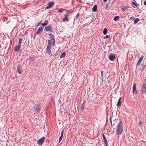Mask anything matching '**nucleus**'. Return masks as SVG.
<instances>
[{
  "mask_svg": "<svg viewBox=\"0 0 146 146\" xmlns=\"http://www.w3.org/2000/svg\"><path fill=\"white\" fill-rule=\"evenodd\" d=\"M70 13V12H68L67 13H66V14L64 15V17L63 18V20L64 21H68L69 20L68 19V18L67 17V16H68L69 15V13Z\"/></svg>",
  "mask_w": 146,
  "mask_h": 146,
  "instance_id": "nucleus-12",
  "label": "nucleus"
},
{
  "mask_svg": "<svg viewBox=\"0 0 146 146\" xmlns=\"http://www.w3.org/2000/svg\"><path fill=\"white\" fill-rule=\"evenodd\" d=\"M22 40V39L21 38H20L19 39L18 44V45H21V41Z\"/></svg>",
  "mask_w": 146,
  "mask_h": 146,
  "instance_id": "nucleus-27",
  "label": "nucleus"
},
{
  "mask_svg": "<svg viewBox=\"0 0 146 146\" xmlns=\"http://www.w3.org/2000/svg\"><path fill=\"white\" fill-rule=\"evenodd\" d=\"M109 58L110 60L113 61L115 59V55L112 53H111L109 55Z\"/></svg>",
  "mask_w": 146,
  "mask_h": 146,
  "instance_id": "nucleus-6",
  "label": "nucleus"
},
{
  "mask_svg": "<svg viewBox=\"0 0 146 146\" xmlns=\"http://www.w3.org/2000/svg\"><path fill=\"white\" fill-rule=\"evenodd\" d=\"M42 104L41 103L36 105L33 107L34 111L36 113H39L42 107Z\"/></svg>",
  "mask_w": 146,
  "mask_h": 146,
  "instance_id": "nucleus-3",
  "label": "nucleus"
},
{
  "mask_svg": "<svg viewBox=\"0 0 146 146\" xmlns=\"http://www.w3.org/2000/svg\"><path fill=\"white\" fill-rule=\"evenodd\" d=\"M141 92L143 95H146V83H143L142 86Z\"/></svg>",
  "mask_w": 146,
  "mask_h": 146,
  "instance_id": "nucleus-4",
  "label": "nucleus"
},
{
  "mask_svg": "<svg viewBox=\"0 0 146 146\" xmlns=\"http://www.w3.org/2000/svg\"><path fill=\"white\" fill-rule=\"evenodd\" d=\"M103 1L104 2H106L107 0H103Z\"/></svg>",
  "mask_w": 146,
  "mask_h": 146,
  "instance_id": "nucleus-43",
  "label": "nucleus"
},
{
  "mask_svg": "<svg viewBox=\"0 0 146 146\" xmlns=\"http://www.w3.org/2000/svg\"><path fill=\"white\" fill-rule=\"evenodd\" d=\"M108 6V5L107 4L106 6V7H105V9H106L107 8Z\"/></svg>",
  "mask_w": 146,
  "mask_h": 146,
  "instance_id": "nucleus-39",
  "label": "nucleus"
},
{
  "mask_svg": "<svg viewBox=\"0 0 146 146\" xmlns=\"http://www.w3.org/2000/svg\"><path fill=\"white\" fill-rule=\"evenodd\" d=\"M144 4L145 5H146V1H145L144 2Z\"/></svg>",
  "mask_w": 146,
  "mask_h": 146,
  "instance_id": "nucleus-38",
  "label": "nucleus"
},
{
  "mask_svg": "<svg viewBox=\"0 0 146 146\" xmlns=\"http://www.w3.org/2000/svg\"><path fill=\"white\" fill-rule=\"evenodd\" d=\"M43 27H39L38 29L37 32H36V33L38 35L40 34L41 33V32L43 31Z\"/></svg>",
  "mask_w": 146,
  "mask_h": 146,
  "instance_id": "nucleus-13",
  "label": "nucleus"
},
{
  "mask_svg": "<svg viewBox=\"0 0 146 146\" xmlns=\"http://www.w3.org/2000/svg\"><path fill=\"white\" fill-rule=\"evenodd\" d=\"M66 53L65 52H64L61 54L60 56V58H63V57H64L66 56Z\"/></svg>",
  "mask_w": 146,
  "mask_h": 146,
  "instance_id": "nucleus-21",
  "label": "nucleus"
},
{
  "mask_svg": "<svg viewBox=\"0 0 146 146\" xmlns=\"http://www.w3.org/2000/svg\"><path fill=\"white\" fill-rule=\"evenodd\" d=\"M133 1L132 2H134L135 3H136V1L135 0H133Z\"/></svg>",
  "mask_w": 146,
  "mask_h": 146,
  "instance_id": "nucleus-40",
  "label": "nucleus"
},
{
  "mask_svg": "<svg viewBox=\"0 0 146 146\" xmlns=\"http://www.w3.org/2000/svg\"><path fill=\"white\" fill-rule=\"evenodd\" d=\"M120 17L119 16H116L114 17L113 18V20L114 21H116L118 20L119 19Z\"/></svg>",
  "mask_w": 146,
  "mask_h": 146,
  "instance_id": "nucleus-24",
  "label": "nucleus"
},
{
  "mask_svg": "<svg viewBox=\"0 0 146 146\" xmlns=\"http://www.w3.org/2000/svg\"><path fill=\"white\" fill-rule=\"evenodd\" d=\"M48 35L49 36V38L50 39H49L48 40H50L51 41L55 40V38L53 34L51 33H50Z\"/></svg>",
  "mask_w": 146,
  "mask_h": 146,
  "instance_id": "nucleus-10",
  "label": "nucleus"
},
{
  "mask_svg": "<svg viewBox=\"0 0 146 146\" xmlns=\"http://www.w3.org/2000/svg\"><path fill=\"white\" fill-rule=\"evenodd\" d=\"M48 45L46 48V52L50 55L51 52L50 49L51 48L52 44L53 46L55 45V40L52 41L48 40Z\"/></svg>",
  "mask_w": 146,
  "mask_h": 146,
  "instance_id": "nucleus-1",
  "label": "nucleus"
},
{
  "mask_svg": "<svg viewBox=\"0 0 146 146\" xmlns=\"http://www.w3.org/2000/svg\"><path fill=\"white\" fill-rule=\"evenodd\" d=\"M135 17H130V19L134 20L135 19Z\"/></svg>",
  "mask_w": 146,
  "mask_h": 146,
  "instance_id": "nucleus-34",
  "label": "nucleus"
},
{
  "mask_svg": "<svg viewBox=\"0 0 146 146\" xmlns=\"http://www.w3.org/2000/svg\"><path fill=\"white\" fill-rule=\"evenodd\" d=\"M107 32H108L107 29L106 28H104V29L103 30V34L104 35H106L107 34Z\"/></svg>",
  "mask_w": 146,
  "mask_h": 146,
  "instance_id": "nucleus-23",
  "label": "nucleus"
},
{
  "mask_svg": "<svg viewBox=\"0 0 146 146\" xmlns=\"http://www.w3.org/2000/svg\"><path fill=\"white\" fill-rule=\"evenodd\" d=\"M48 20H46L44 23H42L41 25L43 26H45L48 25Z\"/></svg>",
  "mask_w": 146,
  "mask_h": 146,
  "instance_id": "nucleus-20",
  "label": "nucleus"
},
{
  "mask_svg": "<svg viewBox=\"0 0 146 146\" xmlns=\"http://www.w3.org/2000/svg\"><path fill=\"white\" fill-rule=\"evenodd\" d=\"M63 131H64L63 130H62L61 131V135L59 138V143H60L62 139L63 136Z\"/></svg>",
  "mask_w": 146,
  "mask_h": 146,
  "instance_id": "nucleus-19",
  "label": "nucleus"
},
{
  "mask_svg": "<svg viewBox=\"0 0 146 146\" xmlns=\"http://www.w3.org/2000/svg\"><path fill=\"white\" fill-rule=\"evenodd\" d=\"M22 70L21 67V66L19 64L18 65L17 68V72L19 74H21L22 73Z\"/></svg>",
  "mask_w": 146,
  "mask_h": 146,
  "instance_id": "nucleus-11",
  "label": "nucleus"
},
{
  "mask_svg": "<svg viewBox=\"0 0 146 146\" xmlns=\"http://www.w3.org/2000/svg\"><path fill=\"white\" fill-rule=\"evenodd\" d=\"M54 2L53 1H51L49 2L48 4V6L45 8L46 9H48L52 7L54 5Z\"/></svg>",
  "mask_w": 146,
  "mask_h": 146,
  "instance_id": "nucleus-8",
  "label": "nucleus"
},
{
  "mask_svg": "<svg viewBox=\"0 0 146 146\" xmlns=\"http://www.w3.org/2000/svg\"><path fill=\"white\" fill-rule=\"evenodd\" d=\"M79 13H78L77 14V15H76V17H75V19H77L79 17Z\"/></svg>",
  "mask_w": 146,
  "mask_h": 146,
  "instance_id": "nucleus-28",
  "label": "nucleus"
},
{
  "mask_svg": "<svg viewBox=\"0 0 146 146\" xmlns=\"http://www.w3.org/2000/svg\"><path fill=\"white\" fill-rule=\"evenodd\" d=\"M81 109L82 111L84 109V108H82V107H81Z\"/></svg>",
  "mask_w": 146,
  "mask_h": 146,
  "instance_id": "nucleus-44",
  "label": "nucleus"
},
{
  "mask_svg": "<svg viewBox=\"0 0 146 146\" xmlns=\"http://www.w3.org/2000/svg\"><path fill=\"white\" fill-rule=\"evenodd\" d=\"M129 7H126L125 8V10H126L127 9V8H128Z\"/></svg>",
  "mask_w": 146,
  "mask_h": 146,
  "instance_id": "nucleus-41",
  "label": "nucleus"
},
{
  "mask_svg": "<svg viewBox=\"0 0 146 146\" xmlns=\"http://www.w3.org/2000/svg\"><path fill=\"white\" fill-rule=\"evenodd\" d=\"M144 67H143L142 68V70H143L144 69Z\"/></svg>",
  "mask_w": 146,
  "mask_h": 146,
  "instance_id": "nucleus-45",
  "label": "nucleus"
},
{
  "mask_svg": "<svg viewBox=\"0 0 146 146\" xmlns=\"http://www.w3.org/2000/svg\"><path fill=\"white\" fill-rule=\"evenodd\" d=\"M28 60H30L31 61H34V59L31 56H29Z\"/></svg>",
  "mask_w": 146,
  "mask_h": 146,
  "instance_id": "nucleus-26",
  "label": "nucleus"
},
{
  "mask_svg": "<svg viewBox=\"0 0 146 146\" xmlns=\"http://www.w3.org/2000/svg\"><path fill=\"white\" fill-rule=\"evenodd\" d=\"M142 121H140L139 123V126H140V125L141 126L142 125Z\"/></svg>",
  "mask_w": 146,
  "mask_h": 146,
  "instance_id": "nucleus-30",
  "label": "nucleus"
},
{
  "mask_svg": "<svg viewBox=\"0 0 146 146\" xmlns=\"http://www.w3.org/2000/svg\"><path fill=\"white\" fill-rule=\"evenodd\" d=\"M123 125L121 121H120L117 126L116 133L118 135H120L122 133L123 130Z\"/></svg>",
  "mask_w": 146,
  "mask_h": 146,
  "instance_id": "nucleus-2",
  "label": "nucleus"
},
{
  "mask_svg": "<svg viewBox=\"0 0 146 146\" xmlns=\"http://www.w3.org/2000/svg\"><path fill=\"white\" fill-rule=\"evenodd\" d=\"M143 56L142 55L141 56L139 59L136 65H139L140 63L141 62L142 60H143Z\"/></svg>",
  "mask_w": 146,
  "mask_h": 146,
  "instance_id": "nucleus-16",
  "label": "nucleus"
},
{
  "mask_svg": "<svg viewBox=\"0 0 146 146\" xmlns=\"http://www.w3.org/2000/svg\"><path fill=\"white\" fill-rule=\"evenodd\" d=\"M42 21H41L40 22H39V23H38V24L37 25L36 27H37L40 24H41V22H42Z\"/></svg>",
  "mask_w": 146,
  "mask_h": 146,
  "instance_id": "nucleus-31",
  "label": "nucleus"
},
{
  "mask_svg": "<svg viewBox=\"0 0 146 146\" xmlns=\"http://www.w3.org/2000/svg\"><path fill=\"white\" fill-rule=\"evenodd\" d=\"M109 37H110V36H109L108 35H107L104 37V39H106L107 38H108Z\"/></svg>",
  "mask_w": 146,
  "mask_h": 146,
  "instance_id": "nucleus-32",
  "label": "nucleus"
},
{
  "mask_svg": "<svg viewBox=\"0 0 146 146\" xmlns=\"http://www.w3.org/2000/svg\"><path fill=\"white\" fill-rule=\"evenodd\" d=\"M132 3L133 5H135L138 8L139 6V4H137V3H135L134 2H132Z\"/></svg>",
  "mask_w": 146,
  "mask_h": 146,
  "instance_id": "nucleus-25",
  "label": "nucleus"
},
{
  "mask_svg": "<svg viewBox=\"0 0 146 146\" xmlns=\"http://www.w3.org/2000/svg\"><path fill=\"white\" fill-rule=\"evenodd\" d=\"M121 98L120 97L117 103V106L119 108L121 107Z\"/></svg>",
  "mask_w": 146,
  "mask_h": 146,
  "instance_id": "nucleus-17",
  "label": "nucleus"
},
{
  "mask_svg": "<svg viewBox=\"0 0 146 146\" xmlns=\"http://www.w3.org/2000/svg\"><path fill=\"white\" fill-rule=\"evenodd\" d=\"M52 54L51 56H50V57H52Z\"/></svg>",
  "mask_w": 146,
  "mask_h": 146,
  "instance_id": "nucleus-46",
  "label": "nucleus"
},
{
  "mask_svg": "<svg viewBox=\"0 0 146 146\" xmlns=\"http://www.w3.org/2000/svg\"><path fill=\"white\" fill-rule=\"evenodd\" d=\"M62 12H63V11L61 9L59 10L58 11V13H62Z\"/></svg>",
  "mask_w": 146,
  "mask_h": 146,
  "instance_id": "nucleus-35",
  "label": "nucleus"
},
{
  "mask_svg": "<svg viewBox=\"0 0 146 146\" xmlns=\"http://www.w3.org/2000/svg\"><path fill=\"white\" fill-rule=\"evenodd\" d=\"M121 10L123 12H124V11H126V10L125 9V8L124 9L123 8H122Z\"/></svg>",
  "mask_w": 146,
  "mask_h": 146,
  "instance_id": "nucleus-36",
  "label": "nucleus"
},
{
  "mask_svg": "<svg viewBox=\"0 0 146 146\" xmlns=\"http://www.w3.org/2000/svg\"><path fill=\"white\" fill-rule=\"evenodd\" d=\"M44 31H50L52 33H54L52 29V27L50 25H48L47 27H45L44 29Z\"/></svg>",
  "mask_w": 146,
  "mask_h": 146,
  "instance_id": "nucleus-5",
  "label": "nucleus"
},
{
  "mask_svg": "<svg viewBox=\"0 0 146 146\" xmlns=\"http://www.w3.org/2000/svg\"><path fill=\"white\" fill-rule=\"evenodd\" d=\"M52 54L51 56H50V57H52Z\"/></svg>",
  "mask_w": 146,
  "mask_h": 146,
  "instance_id": "nucleus-47",
  "label": "nucleus"
},
{
  "mask_svg": "<svg viewBox=\"0 0 146 146\" xmlns=\"http://www.w3.org/2000/svg\"><path fill=\"white\" fill-rule=\"evenodd\" d=\"M97 5H95L93 6L92 10L94 12H96L97 11Z\"/></svg>",
  "mask_w": 146,
  "mask_h": 146,
  "instance_id": "nucleus-18",
  "label": "nucleus"
},
{
  "mask_svg": "<svg viewBox=\"0 0 146 146\" xmlns=\"http://www.w3.org/2000/svg\"><path fill=\"white\" fill-rule=\"evenodd\" d=\"M145 82H146V77H145Z\"/></svg>",
  "mask_w": 146,
  "mask_h": 146,
  "instance_id": "nucleus-42",
  "label": "nucleus"
},
{
  "mask_svg": "<svg viewBox=\"0 0 146 146\" xmlns=\"http://www.w3.org/2000/svg\"><path fill=\"white\" fill-rule=\"evenodd\" d=\"M110 122L111 123V125L112 126V121H111V118H110Z\"/></svg>",
  "mask_w": 146,
  "mask_h": 146,
  "instance_id": "nucleus-37",
  "label": "nucleus"
},
{
  "mask_svg": "<svg viewBox=\"0 0 146 146\" xmlns=\"http://www.w3.org/2000/svg\"><path fill=\"white\" fill-rule=\"evenodd\" d=\"M84 107H85V104H84V102H83L82 105L81 107H82V108H84Z\"/></svg>",
  "mask_w": 146,
  "mask_h": 146,
  "instance_id": "nucleus-33",
  "label": "nucleus"
},
{
  "mask_svg": "<svg viewBox=\"0 0 146 146\" xmlns=\"http://www.w3.org/2000/svg\"><path fill=\"white\" fill-rule=\"evenodd\" d=\"M45 140V137H42L41 138L39 139L37 141V143L39 145H42V144L44 143Z\"/></svg>",
  "mask_w": 146,
  "mask_h": 146,
  "instance_id": "nucleus-7",
  "label": "nucleus"
},
{
  "mask_svg": "<svg viewBox=\"0 0 146 146\" xmlns=\"http://www.w3.org/2000/svg\"><path fill=\"white\" fill-rule=\"evenodd\" d=\"M102 136L104 142L106 146H108V142L106 139L105 135L103 133L102 134Z\"/></svg>",
  "mask_w": 146,
  "mask_h": 146,
  "instance_id": "nucleus-15",
  "label": "nucleus"
},
{
  "mask_svg": "<svg viewBox=\"0 0 146 146\" xmlns=\"http://www.w3.org/2000/svg\"><path fill=\"white\" fill-rule=\"evenodd\" d=\"M139 21V18H136L135 19L134 21V24H136L138 23V21Z\"/></svg>",
  "mask_w": 146,
  "mask_h": 146,
  "instance_id": "nucleus-22",
  "label": "nucleus"
},
{
  "mask_svg": "<svg viewBox=\"0 0 146 146\" xmlns=\"http://www.w3.org/2000/svg\"><path fill=\"white\" fill-rule=\"evenodd\" d=\"M103 71H101V77H102V78L103 79Z\"/></svg>",
  "mask_w": 146,
  "mask_h": 146,
  "instance_id": "nucleus-29",
  "label": "nucleus"
},
{
  "mask_svg": "<svg viewBox=\"0 0 146 146\" xmlns=\"http://www.w3.org/2000/svg\"><path fill=\"white\" fill-rule=\"evenodd\" d=\"M21 45H18L15 46L14 48V50L15 51L19 52L20 49L21 48Z\"/></svg>",
  "mask_w": 146,
  "mask_h": 146,
  "instance_id": "nucleus-14",
  "label": "nucleus"
},
{
  "mask_svg": "<svg viewBox=\"0 0 146 146\" xmlns=\"http://www.w3.org/2000/svg\"><path fill=\"white\" fill-rule=\"evenodd\" d=\"M133 94H137V91L136 90V83H134L133 86Z\"/></svg>",
  "mask_w": 146,
  "mask_h": 146,
  "instance_id": "nucleus-9",
  "label": "nucleus"
}]
</instances>
